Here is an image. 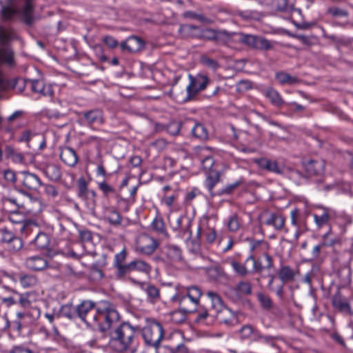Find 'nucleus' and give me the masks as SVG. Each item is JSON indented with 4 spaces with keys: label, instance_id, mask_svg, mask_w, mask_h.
<instances>
[{
    "label": "nucleus",
    "instance_id": "nucleus-1",
    "mask_svg": "<svg viewBox=\"0 0 353 353\" xmlns=\"http://www.w3.org/2000/svg\"><path fill=\"white\" fill-rule=\"evenodd\" d=\"M33 0H6L1 6V19L3 22L19 20L28 26L34 22Z\"/></svg>",
    "mask_w": 353,
    "mask_h": 353
},
{
    "label": "nucleus",
    "instance_id": "nucleus-2",
    "mask_svg": "<svg viewBox=\"0 0 353 353\" xmlns=\"http://www.w3.org/2000/svg\"><path fill=\"white\" fill-rule=\"evenodd\" d=\"M136 328L124 322L110 333V347L119 353H136L138 350Z\"/></svg>",
    "mask_w": 353,
    "mask_h": 353
},
{
    "label": "nucleus",
    "instance_id": "nucleus-3",
    "mask_svg": "<svg viewBox=\"0 0 353 353\" xmlns=\"http://www.w3.org/2000/svg\"><path fill=\"white\" fill-rule=\"evenodd\" d=\"M199 39L204 41L223 43L239 41L244 44H269L266 40L252 34H228L225 32H216L211 28H201Z\"/></svg>",
    "mask_w": 353,
    "mask_h": 353
},
{
    "label": "nucleus",
    "instance_id": "nucleus-4",
    "mask_svg": "<svg viewBox=\"0 0 353 353\" xmlns=\"http://www.w3.org/2000/svg\"><path fill=\"white\" fill-rule=\"evenodd\" d=\"M96 319L92 327H97L101 332H106L120 319L116 307L108 301H103L97 305Z\"/></svg>",
    "mask_w": 353,
    "mask_h": 353
},
{
    "label": "nucleus",
    "instance_id": "nucleus-5",
    "mask_svg": "<svg viewBox=\"0 0 353 353\" xmlns=\"http://www.w3.org/2000/svg\"><path fill=\"white\" fill-rule=\"evenodd\" d=\"M142 335L148 345L157 347L163 337V327L157 321L149 322L143 328Z\"/></svg>",
    "mask_w": 353,
    "mask_h": 353
},
{
    "label": "nucleus",
    "instance_id": "nucleus-6",
    "mask_svg": "<svg viewBox=\"0 0 353 353\" xmlns=\"http://www.w3.org/2000/svg\"><path fill=\"white\" fill-rule=\"evenodd\" d=\"M250 261L252 263V272L259 274L260 276L256 279L258 281H259L260 278H265V274L274 268L272 257L268 254H265L263 258L259 259L250 256L246 260L247 263Z\"/></svg>",
    "mask_w": 353,
    "mask_h": 353
},
{
    "label": "nucleus",
    "instance_id": "nucleus-7",
    "mask_svg": "<svg viewBox=\"0 0 353 353\" xmlns=\"http://www.w3.org/2000/svg\"><path fill=\"white\" fill-rule=\"evenodd\" d=\"M77 315L88 325L91 326L95 322L97 305L91 301H83L77 307Z\"/></svg>",
    "mask_w": 353,
    "mask_h": 353
},
{
    "label": "nucleus",
    "instance_id": "nucleus-8",
    "mask_svg": "<svg viewBox=\"0 0 353 353\" xmlns=\"http://www.w3.org/2000/svg\"><path fill=\"white\" fill-rule=\"evenodd\" d=\"M190 83L187 87V100L192 99L199 92L203 90L209 83V79L206 75L198 74L196 77L189 74Z\"/></svg>",
    "mask_w": 353,
    "mask_h": 353
},
{
    "label": "nucleus",
    "instance_id": "nucleus-9",
    "mask_svg": "<svg viewBox=\"0 0 353 353\" xmlns=\"http://www.w3.org/2000/svg\"><path fill=\"white\" fill-rule=\"evenodd\" d=\"M158 246L159 243L157 240L145 234L140 235L137 240V249L145 254H152Z\"/></svg>",
    "mask_w": 353,
    "mask_h": 353
},
{
    "label": "nucleus",
    "instance_id": "nucleus-10",
    "mask_svg": "<svg viewBox=\"0 0 353 353\" xmlns=\"http://www.w3.org/2000/svg\"><path fill=\"white\" fill-rule=\"evenodd\" d=\"M9 219L13 223H19L20 232L25 235L32 232L36 233L37 231L38 226L34 221L23 220V216L17 212L10 214Z\"/></svg>",
    "mask_w": 353,
    "mask_h": 353
},
{
    "label": "nucleus",
    "instance_id": "nucleus-11",
    "mask_svg": "<svg viewBox=\"0 0 353 353\" xmlns=\"http://www.w3.org/2000/svg\"><path fill=\"white\" fill-rule=\"evenodd\" d=\"M150 271L151 267L148 263L141 260H135L126 265V268L123 272V279L128 277L131 281H134L130 277L132 272H139L144 274H148Z\"/></svg>",
    "mask_w": 353,
    "mask_h": 353
},
{
    "label": "nucleus",
    "instance_id": "nucleus-12",
    "mask_svg": "<svg viewBox=\"0 0 353 353\" xmlns=\"http://www.w3.org/2000/svg\"><path fill=\"white\" fill-rule=\"evenodd\" d=\"M127 256V252L125 249L114 256L113 266L115 268V276L117 279H123V272L126 268L125 263Z\"/></svg>",
    "mask_w": 353,
    "mask_h": 353
},
{
    "label": "nucleus",
    "instance_id": "nucleus-13",
    "mask_svg": "<svg viewBox=\"0 0 353 353\" xmlns=\"http://www.w3.org/2000/svg\"><path fill=\"white\" fill-rule=\"evenodd\" d=\"M305 172L311 176H319L323 173L324 163L321 161L310 160L303 163Z\"/></svg>",
    "mask_w": 353,
    "mask_h": 353
},
{
    "label": "nucleus",
    "instance_id": "nucleus-14",
    "mask_svg": "<svg viewBox=\"0 0 353 353\" xmlns=\"http://www.w3.org/2000/svg\"><path fill=\"white\" fill-rule=\"evenodd\" d=\"M207 295L210 301V307L208 309L211 316H214L216 313L223 309L222 300L220 296L214 292L208 291Z\"/></svg>",
    "mask_w": 353,
    "mask_h": 353
},
{
    "label": "nucleus",
    "instance_id": "nucleus-15",
    "mask_svg": "<svg viewBox=\"0 0 353 353\" xmlns=\"http://www.w3.org/2000/svg\"><path fill=\"white\" fill-rule=\"evenodd\" d=\"M28 268L34 271H41L48 267L47 261L40 256L28 257L26 261Z\"/></svg>",
    "mask_w": 353,
    "mask_h": 353
},
{
    "label": "nucleus",
    "instance_id": "nucleus-16",
    "mask_svg": "<svg viewBox=\"0 0 353 353\" xmlns=\"http://www.w3.org/2000/svg\"><path fill=\"white\" fill-rule=\"evenodd\" d=\"M23 184L30 190H37L41 185V181L36 174L25 172L23 173Z\"/></svg>",
    "mask_w": 353,
    "mask_h": 353
},
{
    "label": "nucleus",
    "instance_id": "nucleus-17",
    "mask_svg": "<svg viewBox=\"0 0 353 353\" xmlns=\"http://www.w3.org/2000/svg\"><path fill=\"white\" fill-rule=\"evenodd\" d=\"M332 306L341 312H346L352 314V310L349 303L342 296V295L337 292L332 299Z\"/></svg>",
    "mask_w": 353,
    "mask_h": 353
},
{
    "label": "nucleus",
    "instance_id": "nucleus-18",
    "mask_svg": "<svg viewBox=\"0 0 353 353\" xmlns=\"http://www.w3.org/2000/svg\"><path fill=\"white\" fill-rule=\"evenodd\" d=\"M0 41L2 43L21 42L17 33L11 28L0 26Z\"/></svg>",
    "mask_w": 353,
    "mask_h": 353
},
{
    "label": "nucleus",
    "instance_id": "nucleus-19",
    "mask_svg": "<svg viewBox=\"0 0 353 353\" xmlns=\"http://www.w3.org/2000/svg\"><path fill=\"white\" fill-rule=\"evenodd\" d=\"M254 161L262 169L276 174H281V170L276 161L266 158L255 159Z\"/></svg>",
    "mask_w": 353,
    "mask_h": 353
},
{
    "label": "nucleus",
    "instance_id": "nucleus-20",
    "mask_svg": "<svg viewBox=\"0 0 353 353\" xmlns=\"http://www.w3.org/2000/svg\"><path fill=\"white\" fill-rule=\"evenodd\" d=\"M60 158L66 165L69 166H74L78 162V157L75 151L68 147L61 150Z\"/></svg>",
    "mask_w": 353,
    "mask_h": 353
},
{
    "label": "nucleus",
    "instance_id": "nucleus-21",
    "mask_svg": "<svg viewBox=\"0 0 353 353\" xmlns=\"http://www.w3.org/2000/svg\"><path fill=\"white\" fill-rule=\"evenodd\" d=\"M201 28L190 24L181 25L179 32L183 37L185 38H200Z\"/></svg>",
    "mask_w": 353,
    "mask_h": 353
},
{
    "label": "nucleus",
    "instance_id": "nucleus-22",
    "mask_svg": "<svg viewBox=\"0 0 353 353\" xmlns=\"http://www.w3.org/2000/svg\"><path fill=\"white\" fill-rule=\"evenodd\" d=\"M214 316H215L221 323H224L228 325H232L236 320L234 314L225 307Z\"/></svg>",
    "mask_w": 353,
    "mask_h": 353
},
{
    "label": "nucleus",
    "instance_id": "nucleus-23",
    "mask_svg": "<svg viewBox=\"0 0 353 353\" xmlns=\"http://www.w3.org/2000/svg\"><path fill=\"white\" fill-rule=\"evenodd\" d=\"M28 83L30 84L32 90L41 94L43 96L51 97L53 94V91L50 85H46L42 81L39 80H30Z\"/></svg>",
    "mask_w": 353,
    "mask_h": 353
},
{
    "label": "nucleus",
    "instance_id": "nucleus-24",
    "mask_svg": "<svg viewBox=\"0 0 353 353\" xmlns=\"http://www.w3.org/2000/svg\"><path fill=\"white\" fill-rule=\"evenodd\" d=\"M84 117L89 125H101L103 123V114L99 110H92L84 113Z\"/></svg>",
    "mask_w": 353,
    "mask_h": 353
},
{
    "label": "nucleus",
    "instance_id": "nucleus-25",
    "mask_svg": "<svg viewBox=\"0 0 353 353\" xmlns=\"http://www.w3.org/2000/svg\"><path fill=\"white\" fill-rule=\"evenodd\" d=\"M275 79L281 85L297 84L300 81L299 79L296 77H292L290 74L283 71L276 72L275 75Z\"/></svg>",
    "mask_w": 353,
    "mask_h": 353
},
{
    "label": "nucleus",
    "instance_id": "nucleus-26",
    "mask_svg": "<svg viewBox=\"0 0 353 353\" xmlns=\"http://www.w3.org/2000/svg\"><path fill=\"white\" fill-rule=\"evenodd\" d=\"M295 275V272L288 265L281 267L279 272V278L283 283L293 281Z\"/></svg>",
    "mask_w": 353,
    "mask_h": 353
},
{
    "label": "nucleus",
    "instance_id": "nucleus-27",
    "mask_svg": "<svg viewBox=\"0 0 353 353\" xmlns=\"http://www.w3.org/2000/svg\"><path fill=\"white\" fill-rule=\"evenodd\" d=\"M197 303L192 301L187 296H183L179 299V308L181 311H185L188 313L193 312L196 310Z\"/></svg>",
    "mask_w": 353,
    "mask_h": 353
},
{
    "label": "nucleus",
    "instance_id": "nucleus-28",
    "mask_svg": "<svg viewBox=\"0 0 353 353\" xmlns=\"http://www.w3.org/2000/svg\"><path fill=\"white\" fill-rule=\"evenodd\" d=\"M239 297L245 296L252 294V285L249 281H240L234 288Z\"/></svg>",
    "mask_w": 353,
    "mask_h": 353
},
{
    "label": "nucleus",
    "instance_id": "nucleus-29",
    "mask_svg": "<svg viewBox=\"0 0 353 353\" xmlns=\"http://www.w3.org/2000/svg\"><path fill=\"white\" fill-rule=\"evenodd\" d=\"M265 223L273 226L276 230H281L284 226L285 219L281 215L270 214Z\"/></svg>",
    "mask_w": 353,
    "mask_h": 353
},
{
    "label": "nucleus",
    "instance_id": "nucleus-30",
    "mask_svg": "<svg viewBox=\"0 0 353 353\" xmlns=\"http://www.w3.org/2000/svg\"><path fill=\"white\" fill-rule=\"evenodd\" d=\"M44 172L47 177L52 181H58L61 176L59 168L54 164H48L45 168Z\"/></svg>",
    "mask_w": 353,
    "mask_h": 353
},
{
    "label": "nucleus",
    "instance_id": "nucleus-31",
    "mask_svg": "<svg viewBox=\"0 0 353 353\" xmlns=\"http://www.w3.org/2000/svg\"><path fill=\"white\" fill-rule=\"evenodd\" d=\"M34 243L38 248L43 250L48 248L50 241L49 236L46 233L39 232L35 237Z\"/></svg>",
    "mask_w": 353,
    "mask_h": 353
},
{
    "label": "nucleus",
    "instance_id": "nucleus-32",
    "mask_svg": "<svg viewBox=\"0 0 353 353\" xmlns=\"http://www.w3.org/2000/svg\"><path fill=\"white\" fill-rule=\"evenodd\" d=\"M105 217L112 225H118L121 223V215L114 208H107L105 210Z\"/></svg>",
    "mask_w": 353,
    "mask_h": 353
},
{
    "label": "nucleus",
    "instance_id": "nucleus-33",
    "mask_svg": "<svg viewBox=\"0 0 353 353\" xmlns=\"http://www.w3.org/2000/svg\"><path fill=\"white\" fill-rule=\"evenodd\" d=\"M166 254L168 257L173 262H179L182 260L181 250L177 246H168Z\"/></svg>",
    "mask_w": 353,
    "mask_h": 353
},
{
    "label": "nucleus",
    "instance_id": "nucleus-34",
    "mask_svg": "<svg viewBox=\"0 0 353 353\" xmlns=\"http://www.w3.org/2000/svg\"><path fill=\"white\" fill-rule=\"evenodd\" d=\"M78 196L82 199H90V191L88 189V185L84 178L78 180Z\"/></svg>",
    "mask_w": 353,
    "mask_h": 353
},
{
    "label": "nucleus",
    "instance_id": "nucleus-35",
    "mask_svg": "<svg viewBox=\"0 0 353 353\" xmlns=\"http://www.w3.org/2000/svg\"><path fill=\"white\" fill-rule=\"evenodd\" d=\"M19 282L23 288H31L37 285L38 280L32 274H23L19 276Z\"/></svg>",
    "mask_w": 353,
    "mask_h": 353
},
{
    "label": "nucleus",
    "instance_id": "nucleus-36",
    "mask_svg": "<svg viewBox=\"0 0 353 353\" xmlns=\"http://www.w3.org/2000/svg\"><path fill=\"white\" fill-rule=\"evenodd\" d=\"M183 16L186 18L196 19L204 24H212L214 22V20L212 19L209 18L202 14H198L192 11L185 12L183 14Z\"/></svg>",
    "mask_w": 353,
    "mask_h": 353
},
{
    "label": "nucleus",
    "instance_id": "nucleus-37",
    "mask_svg": "<svg viewBox=\"0 0 353 353\" xmlns=\"http://www.w3.org/2000/svg\"><path fill=\"white\" fill-rule=\"evenodd\" d=\"M193 135L201 141L208 139V133L206 128L201 123H196L192 129Z\"/></svg>",
    "mask_w": 353,
    "mask_h": 353
},
{
    "label": "nucleus",
    "instance_id": "nucleus-38",
    "mask_svg": "<svg viewBox=\"0 0 353 353\" xmlns=\"http://www.w3.org/2000/svg\"><path fill=\"white\" fill-rule=\"evenodd\" d=\"M314 221L319 228L326 225L330 220L327 210H323L321 213L313 214Z\"/></svg>",
    "mask_w": 353,
    "mask_h": 353
},
{
    "label": "nucleus",
    "instance_id": "nucleus-39",
    "mask_svg": "<svg viewBox=\"0 0 353 353\" xmlns=\"http://www.w3.org/2000/svg\"><path fill=\"white\" fill-rule=\"evenodd\" d=\"M220 172L218 171H211L208 173L205 183L210 192L212 191L213 187L219 181Z\"/></svg>",
    "mask_w": 353,
    "mask_h": 353
},
{
    "label": "nucleus",
    "instance_id": "nucleus-40",
    "mask_svg": "<svg viewBox=\"0 0 353 353\" xmlns=\"http://www.w3.org/2000/svg\"><path fill=\"white\" fill-rule=\"evenodd\" d=\"M266 96L270 99L271 102L276 106H280L283 103V101L279 92L272 88L267 90Z\"/></svg>",
    "mask_w": 353,
    "mask_h": 353
},
{
    "label": "nucleus",
    "instance_id": "nucleus-41",
    "mask_svg": "<svg viewBox=\"0 0 353 353\" xmlns=\"http://www.w3.org/2000/svg\"><path fill=\"white\" fill-rule=\"evenodd\" d=\"M60 313L63 316L72 319L77 314L76 307L72 303L65 304L61 307Z\"/></svg>",
    "mask_w": 353,
    "mask_h": 353
},
{
    "label": "nucleus",
    "instance_id": "nucleus-42",
    "mask_svg": "<svg viewBox=\"0 0 353 353\" xmlns=\"http://www.w3.org/2000/svg\"><path fill=\"white\" fill-rule=\"evenodd\" d=\"M200 61L203 65L214 70L219 68L218 62L215 59H211L208 54H202Z\"/></svg>",
    "mask_w": 353,
    "mask_h": 353
},
{
    "label": "nucleus",
    "instance_id": "nucleus-43",
    "mask_svg": "<svg viewBox=\"0 0 353 353\" xmlns=\"http://www.w3.org/2000/svg\"><path fill=\"white\" fill-rule=\"evenodd\" d=\"M4 152L7 158H10L14 161L22 162L23 156L17 152L11 146L6 145Z\"/></svg>",
    "mask_w": 353,
    "mask_h": 353
},
{
    "label": "nucleus",
    "instance_id": "nucleus-44",
    "mask_svg": "<svg viewBox=\"0 0 353 353\" xmlns=\"http://www.w3.org/2000/svg\"><path fill=\"white\" fill-rule=\"evenodd\" d=\"M201 294V290L197 286H192L187 288L186 296L197 303H199Z\"/></svg>",
    "mask_w": 353,
    "mask_h": 353
},
{
    "label": "nucleus",
    "instance_id": "nucleus-45",
    "mask_svg": "<svg viewBox=\"0 0 353 353\" xmlns=\"http://www.w3.org/2000/svg\"><path fill=\"white\" fill-rule=\"evenodd\" d=\"M187 314L188 312L181 311V309L179 308L171 314L172 321L175 323H181L185 321Z\"/></svg>",
    "mask_w": 353,
    "mask_h": 353
},
{
    "label": "nucleus",
    "instance_id": "nucleus-46",
    "mask_svg": "<svg viewBox=\"0 0 353 353\" xmlns=\"http://www.w3.org/2000/svg\"><path fill=\"white\" fill-rule=\"evenodd\" d=\"M257 298L263 309L270 310L272 307V302L270 298L263 293H259Z\"/></svg>",
    "mask_w": 353,
    "mask_h": 353
},
{
    "label": "nucleus",
    "instance_id": "nucleus-47",
    "mask_svg": "<svg viewBox=\"0 0 353 353\" xmlns=\"http://www.w3.org/2000/svg\"><path fill=\"white\" fill-rule=\"evenodd\" d=\"M231 265L235 272L241 276H245L249 272L245 265L241 264L236 261H232Z\"/></svg>",
    "mask_w": 353,
    "mask_h": 353
},
{
    "label": "nucleus",
    "instance_id": "nucleus-48",
    "mask_svg": "<svg viewBox=\"0 0 353 353\" xmlns=\"http://www.w3.org/2000/svg\"><path fill=\"white\" fill-rule=\"evenodd\" d=\"M327 12L334 17H347L348 12L337 7H330L327 9Z\"/></svg>",
    "mask_w": 353,
    "mask_h": 353
},
{
    "label": "nucleus",
    "instance_id": "nucleus-49",
    "mask_svg": "<svg viewBox=\"0 0 353 353\" xmlns=\"http://www.w3.org/2000/svg\"><path fill=\"white\" fill-rule=\"evenodd\" d=\"M152 229L161 234H165V225L163 221V220L160 218H155L152 224H151Z\"/></svg>",
    "mask_w": 353,
    "mask_h": 353
},
{
    "label": "nucleus",
    "instance_id": "nucleus-50",
    "mask_svg": "<svg viewBox=\"0 0 353 353\" xmlns=\"http://www.w3.org/2000/svg\"><path fill=\"white\" fill-rule=\"evenodd\" d=\"M30 296V293L19 294L17 299V303L24 308L29 307L31 305Z\"/></svg>",
    "mask_w": 353,
    "mask_h": 353
},
{
    "label": "nucleus",
    "instance_id": "nucleus-51",
    "mask_svg": "<svg viewBox=\"0 0 353 353\" xmlns=\"http://www.w3.org/2000/svg\"><path fill=\"white\" fill-rule=\"evenodd\" d=\"M163 350H165L164 353H190L188 347L183 344H180L176 347H169L165 346Z\"/></svg>",
    "mask_w": 353,
    "mask_h": 353
},
{
    "label": "nucleus",
    "instance_id": "nucleus-52",
    "mask_svg": "<svg viewBox=\"0 0 353 353\" xmlns=\"http://www.w3.org/2000/svg\"><path fill=\"white\" fill-rule=\"evenodd\" d=\"M252 83L249 80H241L236 83V90L238 92H244L252 89Z\"/></svg>",
    "mask_w": 353,
    "mask_h": 353
},
{
    "label": "nucleus",
    "instance_id": "nucleus-53",
    "mask_svg": "<svg viewBox=\"0 0 353 353\" xmlns=\"http://www.w3.org/2000/svg\"><path fill=\"white\" fill-rule=\"evenodd\" d=\"M96 195L97 194L95 191L91 190L90 194V199H83L85 201L89 210H90V212L92 214H95Z\"/></svg>",
    "mask_w": 353,
    "mask_h": 353
},
{
    "label": "nucleus",
    "instance_id": "nucleus-54",
    "mask_svg": "<svg viewBox=\"0 0 353 353\" xmlns=\"http://www.w3.org/2000/svg\"><path fill=\"white\" fill-rule=\"evenodd\" d=\"M121 51L123 53H137L142 51L145 46H119Z\"/></svg>",
    "mask_w": 353,
    "mask_h": 353
},
{
    "label": "nucleus",
    "instance_id": "nucleus-55",
    "mask_svg": "<svg viewBox=\"0 0 353 353\" xmlns=\"http://www.w3.org/2000/svg\"><path fill=\"white\" fill-rule=\"evenodd\" d=\"M181 123L178 121H171L166 126V131L171 135H176L179 134L181 129Z\"/></svg>",
    "mask_w": 353,
    "mask_h": 353
},
{
    "label": "nucleus",
    "instance_id": "nucleus-56",
    "mask_svg": "<svg viewBox=\"0 0 353 353\" xmlns=\"http://www.w3.org/2000/svg\"><path fill=\"white\" fill-rule=\"evenodd\" d=\"M148 296L152 300H156L159 297V290L152 285H148L145 288Z\"/></svg>",
    "mask_w": 353,
    "mask_h": 353
},
{
    "label": "nucleus",
    "instance_id": "nucleus-57",
    "mask_svg": "<svg viewBox=\"0 0 353 353\" xmlns=\"http://www.w3.org/2000/svg\"><path fill=\"white\" fill-rule=\"evenodd\" d=\"M241 223L236 214H233L228 222V226L230 231L235 232L240 228Z\"/></svg>",
    "mask_w": 353,
    "mask_h": 353
},
{
    "label": "nucleus",
    "instance_id": "nucleus-58",
    "mask_svg": "<svg viewBox=\"0 0 353 353\" xmlns=\"http://www.w3.org/2000/svg\"><path fill=\"white\" fill-rule=\"evenodd\" d=\"M241 338L243 339H249L254 333L253 327L250 325H245L239 331Z\"/></svg>",
    "mask_w": 353,
    "mask_h": 353
},
{
    "label": "nucleus",
    "instance_id": "nucleus-59",
    "mask_svg": "<svg viewBox=\"0 0 353 353\" xmlns=\"http://www.w3.org/2000/svg\"><path fill=\"white\" fill-rule=\"evenodd\" d=\"M8 244L9 246L8 247L9 249L14 252L19 250L23 246L22 241H21V239H19L18 237H15V236L10 241V243H9Z\"/></svg>",
    "mask_w": 353,
    "mask_h": 353
},
{
    "label": "nucleus",
    "instance_id": "nucleus-60",
    "mask_svg": "<svg viewBox=\"0 0 353 353\" xmlns=\"http://www.w3.org/2000/svg\"><path fill=\"white\" fill-rule=\"evenodd\" d=\"M214 164V161L212 157H206L202 160V165L204 170L206 171H214L212 168Z\"/></svg>",
    "mask_w": 353,
    "mask_h": 353
},
{
    "label": "nucleus",
    "instance_id": "nucleus-61",
    "mask_svg": "<svg viewBox=\"0 0 353 353\" xmlns=\"http://www.w3.org/2000/svg\"><path fill=\"white\" fill-rule=\"evenodd\" d=\"M1 241L9 243L14 237V234L6 229L0 230Z\"/></svg>",
    "mask_w": 353,
    "mask_h": 353
},
{
    "label": "nucleus",
    "instance_id": "nucleus-62",
    "mask_svg": "<svg viewBox=\"0 0 353 353\" xmlns=\"http://www.w3.org/2000/svg\"><path fill=\"white\" fill-rule=\"evenodd\" d=\"M273 4L279 12H284L288 8V0H274Z\"/></svg>",
    "mask_w": 353,
    "mask_h": 353
},
{
    "label": "nucleus",
    "instance_id": "nucleus-63",
    "mask_svg": "<svg viewBox=\"0 0 353 353\" xmlns=\"http://www.w3.org/2000/svg\"><path fill=\"white\" fill-rule=\"evenodd\" d=\"M145 41L142 38L136 35H132L129 37L125 41H122L120 44H145Z\"/></svg>",
    "mask_w": 353,
    "mask_h": 353
},
{
    "label": "nucleus",
    "instance_id": "nucleus-64",
    "mask_svg": "<svg viewBox=\"0 0 353 353\" xmlns=\"http://www.w3.org/2000/svg\"><path fill=\"white\" fill-rule=\"evenodd\" d=\"M99 189L103 191L105 195H108L109 193L113 192L114 189L105 182H101L99 183Z\"/></svg>",
    "mask_w": 353,
    "mask_h": 353
}]
</instances>
